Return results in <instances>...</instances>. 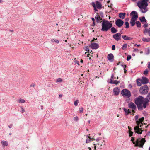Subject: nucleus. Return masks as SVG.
Here are the masks:
<instances>
[{
    "label": "nucleus",
    "mask_w": 150,
    "mask_h": 150,
    "mask_svg": "<svg viewBox=\"0 0 150 150\" xmlns=\"http://www.w3.org/2000/svg\"><path fill=\"white\" fill-rule=\"evenodd\" d=\"M148 0H142V1H138L137 4V6L139 7L142 13H145L148 11L147 7Z\"/></svg>",
    "instance_id": "1"
},
{
    "label": "nucleus",
    "mask_w": 150,
    "mask_h": 150,
    "mask_svg": "<svg viewBox=\"0 0 150 150\" xmlns=\"http://www.w3.org/2000/svg\"><path fill=\"white\" fill-rule=\"evenodd\" d=\"M135 101V103L137 105L143 104V107L144 108H145L148 105V100L141 96H139L136 98Z\"/></svg>",
    "instance_id": "2"
},
{
    "label": "nucleus",
    "mask_w": 150,
    "mask_h": 150,
    "mask_svg": "<svg viewBox=\"0 0 150 150\" xmlns=\"http://www.w3.org/2000/svg\"><path fill=\"white\" fill-rule=\"evenodd\" d=\"M144 118L142 117L136 121L137 125L134 127L135 133L141 134L142 133V130L141 128H139V127H142L143 125L142 122H144Z\"/></svg>",
    "instance_id": "3"
},
{
    "label": "nucleus",
    "mask_w": 150,
    "mask_h": 150,
    "mask_svg": "<svg viewBox=\"0 0 150 150\" xmlns=\"http://www.w3.org/2000/svg\"><path fill=\"white\" fill-rule=\"evenodd\" d=\"M131 140V141L133 142V143L134 144H136L135 146H139L140 147L142 148L143 146L145 143L146 142V140L145 138L141 139L139 138L137 139L136 142L133 141L134 139L133 137H132Z\"/></svg>",
    "instance_id": "4"
},
{
    "label": "nucleus",
    "mask_w": 150,
    "mask_h": 150,
    "mask_svg": "<svg viewBox=\"0 0 150 150\" xmlns=\"http://www.w3.org/2000/svg\"><path fill=\"white\" fill-rule=\"evenodd\" d=\"M112 24L108 21L104 20L102 24V31H107L112 26Z\"/></svg>",
    "instance_id": "5"
},
{
    "label": "nucleus",
    "mask_w": 150,
    "mask_h": 150,
    "mask_svg": "<svg viewBox=\"0 0 150 150\" xmlns=\"http://www.w3.org/2000/svg\"><path fill=\"white\" fill-rule=\"evenodd\" d=\"M121 93L124 97L129 98L131 96L130 92L128 90L124 89L121 91Z\"/></svg>",
    "instance_id": "6"
},
{
    "label": "nucleus",
    "mask_w": 150,
    "mask_h": 150,
    "mask_svg": "<svg viewBox=\"0 0 150 150\" xmlns=\"http://www.w3.org/2000/svg\"><path fill=\"white\" fill-rule=\"evenodd\" d=\"M148 91V87L146 85H144L140 87L139 92L142 94H146L147 93Z\"/></svg>",
    "instance_id": "7"
},
{
    "label": "nucleus",
    "mask_w": 150,
    "mask_h": 150,
    "mask_svg": "<svg viewBox=\"0 0 150 150\" xmlns=\"http://www.w3.org/2000/svg\"><path fill=\"white\" fill-rule=\"evenodd\" d=\"M124 23L123 21L120 19H117L115 21L116 25L119 27H121Z\"/></svg>",
    "instance_id": "8"
},
{
    "label": "nucleus",
    "mask_w": 150,
    "mask_h": 150,
    "mask_svg": "<svg viewBox=\"0 0 150 150\" xmlns=\"http://www.w3.org/2000/svg\"><path fill=\"white\" fill-rule=\"evenodd\" d=\"M121 34L120 33H117L113 35V37L116 41H118L121 39Z\"/></svg>",
    "instance_id": "9"
},
{
    "label": "nucleus",
    "mask_w": 150,
    "mask_h": 150,
    "mask_svg": "<svg viewBox=\"0 0 150 150\" xmlns=\"http://www.w3.org/2000/svg\"><path fill=\"white\" fill-rule=\"evenodd\" d=\"M120 92V89L119 88L116 87L113 89V92L114 95L115 96L118 95Z\"/></svg>",
    "instance_id": "10"
},
{
    "label": "nucleus",
    "mask_w": 150,
    "mask_h": 150,
    "mask_svg": "<svg viewBox=\"0 0 150 150\" xmlns=\"http://www.w3.org/2000/svg\"><path fill=\"white\" fill-rule=\"evenodd\" d=\"M90 46L93 49H96L99 47L98 44L96 43H91Z\"/></svg>",
    "instance_id": "11"
},
{
    "label": "nucleus",
    "mask_w": 150,
    "mask_h": 150,
    "mask_svg": "<svg viewBox=\"0 0 150 150\" xmlns=\"http://www.w3.org/2000/svg\"><path fill=\"white\" fill-rule=\"evenodd\" d=\"M149 80L147 78L145 77H142L141 79V83L142 84H146L148 83Z\"/></svg>",
    "instance_id": "12"
},
{
    "label": "nucleus",
    "mask_w": 150,
    "mask_h": 150,
    "mask_svg": "<svg viewBox=\"0 0 150 150\" xmlns=\"http://www.w3.org/2000/svg\"><path fill=\"white\" fill-rule=\"evenodd\" d=\"M128 107L132 109H136V106L134 103L132 102H130L128 105Z\"/></svg>",
    "instance_id": "13"
},
{
    "label": "nucleus",
    "mask_w": 150,
    "mask_h": 150,
    "mask_svg": "<svg viewBox=\"0 0 150 150\" xmlns=\"http://www.w3.org/2000/svg\"><path fill=\"white\" fill-rule=\"evenodd\" d=\"M133 14L134 15L132 17L134 18H135L136 19H137L138 17L137 12L136 11H133L131 13H130V16H132Z\"/></svg>",
    "instance_id": "14"
},
{
    "label": "nucleus",
    "mask_w": 150,
    "mask_h": 150,
    "mask_svg": "<svg viewBox=\"0 0 150 150\" xmlns=\"http://www.w3.org/2000/svg\"><path fill=\"white\" fill-rule=\"evenodd\" d=\"M96 5L97 8L100 9L102 8V4L101 3L98 1L96 2Z\"/></svg>",
    "instance_id": "15"
},
{
    "label": "nucleus",
    "mask_w": 150,
    "mask_h": 150,
    "mask_svg": "<svg viewBox=\"0 0 150 150\" xmlns=\"http://www.w3.org/2000/svg\"><path fill=\"white\" fill-rule=\"evenodd\" d=\"M122 38L125 40H131L133 39L131 37H128L126 35H122Z\"/></svg>",
    "instance_id": "16"
},
{
    "label": "nucleus",
    "mask_w": 150,
    "mask_h": 150,
    "mask_svg": "<svg viewBox=\"0 0 150 150\" xmlns=\"http://www.w3.org/2000/svg\"><path fill=\"white\" fill-rule=\"evenodd\" d=\"M1 143L2 145V146L4 147L5 146H7L8 145V142L4 140L2 141Z\"/></svg>",
    "instance_id": "17"
},
{
    "label": "nucleus",
    "mask_w": 150,
    "mask_h": 150,
    "mask_svg": "<svg viewBox=\"0 0 150 150\" xmlns=\"http://www.w3.org/2000/svg\"><path fill=\"white\" fill-rule=\"evenodd\" d=\"M107 58L108 60L112 61V60L114 58V56L112 54L110 53L108 55Z\"/></svg>",
    "instance_id": "18"
},
{
    "label": "nucleus",
    "mask_w": 150,
    "mask_h": 150,
    "mask_svg": "<svg viewBox=\"0 0 150 150\" xmlns=\"http://www.w3.org/2000/svg\"><path fill=\"white\" fill-rule=\"evenodd\" d=\"M147 33H148L149 36H150V28L148 29L146 28L144 31L143 33L145 35H146Z\"/></svg>",
    "instance_id": "19"
},
{
    "label": "nucleus",
    "mask_w": 150,
    "mask_h": 150,
    "mask_svg": "<svg viewBox=\"0 0 150 150\" xmlns=\"http://www.w3.org/2000/svg\"><path fill=\"white\" fill-rule=\"evenodd\" d=\"M126 14L125 13H119V17L122 19H123L125 18V16Z\"/></svg>",
    "instance_id": "20"
},
{
    "label": "nucleus",
    "mask_w": 150,
    "mask_h": 150,
    "mask_svg": "<svg viewBox=\"0 0 150 150\" xmlns=\"http://www.w3.org/2000/svg\"><path fill=\"white\" fill-rule=\"evenodd\" d=\"M123 109L125 113V115H126L131 113V111L129 109L127 110L125 108H124Z\"/></svg>",
    "instance_id": "21"
},
{
    "label": "nucleus",
    "mask_w": 150,
    "mask_h": 150,
    "mask_svg": "<svg viewBox=\"0 0 150 150\" xmlns=\"http://www.w3.org/2000/svg\"><path fill=\"white\" fill-rule=\"evenodd\" d=\"M137 83L139 86H140L142 83H141V79H139L137 80Z\"/></svg>",
    "instance_id": "22"
},
{
    "label": "nucleus",
    "mask_w": 150,
    "mask_h": 150,
    "mask_svg": "<svg viewBox=\"0 0 150 150\" xmlns=\"http://www.w3.org/2000/svg\"><path fill=\"white\" fill-rule=\"evenodd\" d=\"M142 40L145 42H149L150 41V38H146L143 37L142 38Z\"/></svg>",
    "instance_id": "23"
},
{
    "label": "nucleus",
    "mask_w": 150,
    "mask_h": 150,
    "mask_svg": "<svg viewBox=\"0 0 150 150\" xmlns=\"http://www.w3.org/2000/svg\"><path fill=\"white\" fill-rule=\"evenodd\" d=\"M95 18H96V21L98 22H100V21L101 20L100 16H98V15H97L95 17Z\"/></svg>",
    "instance_id": "24"
},
{
    "label": "nucleus",
    "mask_w": 150,
    "mask_h": 150,
    "mask_svg": "<svg viewBox=\"0 0 150 150\" xmlns=\"http://www.w3.org/2000/svg\"><path fill=\"white\" fill-rule=\"evenodd\" d=\"M128 127L129 129V136L131 137L133 135V132L131 131V128L129 126H128Z\"/></svg>",
    "instance_id": "25"
},
{
    "label": "nucleus",
    "mask_w": 150,
    "mask_h": 150,
    "mask_svg": "<svg viewBox=\"0 0 150 150\" xmlns=\"http://www.w3.org/2000/svg\"><path fill=\"white\" fill-rule=\"evenodd\" d=\"M111 31L112 33H115L117 32V30L114 27H112L111 29Z\"/></svg>",
    "instance_id": "26"
},
{
    "label": "nucleus",
    "mask_w": 150,
    "mask_h": 150,
    "mask_svg": "<svg viewBox=\"0 0 150 150\" xmlns=\"http://www.w3.org/2000/svg\"><path fill=\"white\" fill-rule=\"evenodd\" d=\"M91 5L93 6L94 9L95 11H97L98 10L96 9L97 8L96 7V4L94 2H93L91 3Z\"/></svg>",
    "instance_id": "27"
},
{
    "label": "nucleus",
    "mask_w": 150,
    "mask_h": 150,
    "mask_svg": "<svg viewBox=\"0 0 150 150\" xmlns=\"http://www.w3.org/2000/svg\"><path fill=\"white\" fill-rule=\"evenodd\" d=\"M86 138L87 139L86 141V143H89L91 140V138L89 136H86Z\"/></svg>",
    "instance_id": "28"
},
{
    "label": "nucleus",
    "mask_w": 150,
    "mask_h": 150,
    "mask_svg": "<svg viewBox=\"0 0 150 150\" xmlns=\"http://www.w3.org/2000/svg\"><path fill=\"white\" fill-rule=\"evenodd\" d=\"M18 102L19 103H23L25 102V101L24 99L21 98L18 100Z\"/></svg>",
    "instance_id": "29"
},
{
    "label": "nucleus",
    "mask_w": 150,
    "mask_h": 150,
    "mask_svg": "<svg viewBox=\"0 0 150 150\" xmlns=\"http://www.w3.org/2000/svg\"><path fill=\"white\" fill-rule=\"evenodd\" d=\"M51 41L52 43L55 42L56 43H59V41L57 39H52Z\"/></svg>",
    "instance_id": "30"
},
{
    "label": "nucleus",
    "mask_w": 150,
    "mask_h": 150,
    "mask_svg": "<svg viewBox=\"0 0 150 150\" xmlns=\"http://www.w3.org/2000/svg\"><path fill=\"white\" fill-rule=\"evenodd\" d=\"M140 20L142 22H146V20L145 19L144 17H142L141 19H140Z\"/></svg>",
    "instance_id": "31"
},
{
    "label": "nucleus",
    "mask_w": 150,
    "mask_h": 150,
    "mask_svg": "<svg viewBox=\"0 0 150 150\" xmlns=\"http://www.w3.org/2000/svg\"><path fill=\"white\" fill-rule=\"evenodd\" d=\"M136 24L137 26V27H141V23L139 21H137L136 23Z\"/></svg>",
    "instance_id": "32"
},
{
    "label": "nucleus",
    "mask_w": 150,
    "mask_h": 150,
    "mask_svg": "<svg viewBox=\"0 0 150 150\" xmlns=\"http://www.w3.org/2000/svg\"><path fill=\"white\" fill-rule=\"evenodd\" d=\"M62 81V79L61 78H58L56 80V82H60Z\"/></svg>",
    "instance_id": "33"
},
{
    "label": "nucleus",
    "mask_w": 150,
    "mask_h": 150,
    "mask_svg": "<svg viewBox=\"0 0 150 150\" xmlns=\"http://www.w3.org/2000/svg\"><path fill=\"white\" fill-rule=\"evenodd\" d=\"M84 49L85 50L88 51V52H89V50L88 46H85L84 47Z\"/></svg>",
    "instance_id": "34"
},
{
    "label": "nucleus",
    "mask_w": 150,
    "mask_h": 150,
    "mask_svg": "<svg viewBox=\"0 0 150 150\" xmlns=\"http://www.w3.org/2000/svg\"><path fill=\"white\" fill-rule=\"evenodd\" d=\"M127 47V44H124L122 47V49L125 50Z\"/></svg>",
    "instance_id": "35"
},
{
    "label": "nucleus",
    "mask_w": 150,
    "mask_h": 150,
    "mask_svg": "<svg viewBox=\"0 0 150 150\" xmlns=\"http://www.w3.org/2000/svg\"><path fill=\"white\" fill-rule=\"evenodd\" d=\"M119 82H120L119 81L116 80L113 81V84L117 85L119 83Z\"/></svg>",
    "instance_id": "36"
},
{
    "label": "nucleus",
    "mask_w": 150,
    "mask_h": 150,
    "mask_svg": "<svg viewBox=\"0 0 150 150\" xmlns=\"http://www.w3.org/2000/svg\"><path fill=\"white\" fill-rule=\"evenodd\" d=\"M125 25H126L125 28H129V23L128 22H127L125 23Z\"/></svg>",
    "instance_id": "37"
},
{
    "label": "nucleus",
    "mask_w": 150,
    "mask_h": 150,
    "mask_svg": "<svg viewBox=\"0 0 150 150\" xmlns=\"http://www.w3.org/2000/svg\"><path fill=\"white\" fill-rule=\"evenodd\" d=\"M146 99L148 100V102L150 101V93L148 94Z\"/></svg>",
    "instance_id": "38"
},
{
    "label": "nucleus",
    "mask_w": 150,
    "mask_h": 150,
    "mask_svg": "<svg viewBox=\"0 0 150 150\" xmlns=\"http://www.w3.org/2000/svg\"><path fill=\"white\" fill-rule=\"evenodd\" d=\"M131 58V56L130 55H128L127 56V61H129Z\"/></svg>",
    "instance_id": "39"
},
{
    "label": "nucleus",
    "mask_w": 150,
    "mask_h": 150,
    "mask_svg": "<svg viewBox=\"0 0 150 150\" xmlns=\"http://www.w3.org/2000/svg\"><path fill=\"white\" fill-rule=\"evenodd\" d=\"M79 100H76L74 102V105L75 106H77L78 103H79Z\"/></svg>",
    "instance_id": "40"
},
{
    "label": "nucleus",
    "mask_w": 150,
    "mask_h": 150,
    "mask_svg": "<svg viewBox=\"0 0 150 150\" xmlns=\"http://www.w3.org/2000/svg\"><path fill=\"white\" fill-rule=\"evenodd\" d=\"M130 23L131 24V25L132 26H133L135 25V22L134 21H130Z\"/></svg>",
    "instance_id": "41"
},
{
    "label": "nucleus",
    "mask_w": 150,
    "mask_h": 150,
    "mask_svg": "<svg viewBox=\"0 0 150 150\" xmlns=\"http://www.w3.org/2000/svg\"><path fill=\"white\" fill-rule=\"evenodd\" d=\"M21 113H24L25 112V110H24L22 106H21Z\"/></svg>",
    "instance_id": "42"
},
{
    "label": "nucleus",
    "mask_w": 150,
    "mask_h": 150,
    "mask_svg": "<svg viewBox=\"0 0 150 150\" xmlns=\"http://www.w3.org/2000/svg\"><path fill=\"white\" fill-rule=\"evenodd\" d=\"M122 66H123V67L124 69V71L125 74L126 72V71H127V70L125 69V68H126V66L125 65H122Z\"/></svg>",
    "instance_id": "43"
},
{
    "label": "nucleus",
    "mask_w": 150,
    "mask_h": 150,
    "mask_svg": "<svg viewBox=\"0 0 150 150\" xmlns=\"http://www.w3.org/2000/svg\"><path fill=\"white\" fill-rule=\"evenodd\" d=\"M138 107V108L139 110H142V106L141 105H137Z\"/></svg>",
    "instance_id": "44"
},
{
    "label": "nucleus",
    "mask_w": 150,
    "mask_h": 150,
    "mask_svg": "<svg viewBox=\"0 0 150 150\" xmlns=\"http://www.w3.org/2000/svg\"><path fill=\"white\" fill-rule=\"evenodd\" d=\"M83 108L82 107H81L79 108V110L80 113H82L83 111Z\"/></svg>",
    "instance_id": "45"
},
{
    "label": "nucleus",
    "mask_w": 150,
    "mask_h": 150,
    "mask_svg": "<svg viewBox=\"0 0 150 150\" xmlns=\"http://www.w3.org/2000/svg\"><path fill=\"white\" fill-rule=\"evenodd\" d=\"M137 19H135V18H134L132 17L131 19V21H134V22H135V21Z\"/></svg>",
    "instance_id": "46"
},
{
    "label": "nucleus",
    "mask_w": 150,
    "mask_h": 150,
    "mask_svg": "<svg viewBox=\"0 0 150 150\" xmlns=\"http://www.w3.org/2000/svg\"><path fill=\"white\" fill-rule=\"evenodd\" d=\"M74 119L75 121H78V117L76 116L74 118Z\"/></svg>",
    "instance_id": "47"
},
{
    "label": "nucleus",
    "mask_w": 150,
    "mask_h": 150,
    "mask_svg": "<svg viewBox=\"0 0 150 150\" xmlns=\"http://www.w3.org/2000/svg\"><path fill=\"white\" fill-rule=\"evenodd\" d=\"M148 71L147 70H146L144 71V74L145 75H146L148 74Z\"/></svg>",
    "instance_id": "48"
},
{
    "label": "nucleus",
    "mask_w": 150,
    "mask_h": 150,
    "mask_svg": "<svg viewBox=\"0 0 150 150\" xmlns=\"http://www.w3.org/2000/svg\"><path fill=\"white\" fill-rule=\"evenodd\" d=\"M115 45H113L112 46V50H114L115 49Z\"/></svg>",
    "instance_id": "49"
},
{
    "label": "nucleus",
    "mask_w": 150,
    "mask_h": 150,
    "mask_svg": "<svg viewBox=\"0 0 150 150\" xmlns=\"http://www.w3.org/2000/svg\"><path fill=\"white\" fill-rule=\"evenodd\" d=\"M138 115H136L135 116V119L137 121L138 120Z\"/></svg>",
    "instance_id": "50"
},
{
    "label": "nucleus",
    "mask_w": 150,
    "mask_h": 150,
    "mask_svg": "<svg viewBox=\"0 0 150 150\" xmlns=\"http://www.w3.org/2000/svg\"><path fill=\"white\" fill-rule=\"evenodd\" d=\"M148 24L146 23V24H144V25L143 27L144 28H146V27H147L148 26Z\"/></svg>",
    "instance_id": "51"
},
{
    "label": "nucleus",
    "mask_w": 150,
    "mask_h": 150,
    "mask_svg": "<svg viewBox=\"0 0 150 150\" xmlns=\"http://www.w3.org/2000/svg\"><path fill=\"white\" fill-rule=\"evenodd\" d=\"M135 110V109H132V112L133 113V115H134V113L135 112V111H134Z\"/></svg>",
    "instance_id": "52"
},
{
    "label": "nucleus",
    "mask_w": 150,
    "mask_h": 150,
    "mask_svg": "<svg viewBox=\"0 0 150 150\" xmlns=\"http://www.w3.org/2000/svg\"><path fill=\"white\" fill-rule=\"evenodd\" d=\"M13 125L12 124H11L8 126V127L9 128H11L12 127Z\"/></svg>",
    "instance_id": "53"
},
{
    "label": "nucleus",
    "mask_w": 150,
    "mask_h": 150,
    "mask_svg": "<svg viewBox=\"0 0 150 150\" xmlns=\"http://www.w3.org/2000/svg\"><path fill=\"white\" fill-rule=\"evenodd\" d=\"M103 144V143H98L97 144V145H100L101 146H102V145Z\"/></svg>",
    "instance_id": "54"
},
{
    "label": "nucleus",
    "mask_w": 150,
    "mask_h": 150,
    "mask_svg": "<svg viewBox=\"0 0 150 150\" xmlns=\"http://www.w3.org/2000/svg\"><path fill=\"white\" fill-rule=\"evenodd\" d=\"M113 81H112V79H111V81L109 82V83L111 84H113Z\"/></svg>",
    "instance_id": "55"
},
{
    "label": "nucleus",
    "mask_w": 150,
    "mask_h": 150,
    "mask_svg": "<svg viewBox=\"0 0 150 150\" xmlns=\"http://www.w3.org/2000/svg\"><path fill=\"white\" fill-rule=\"evenodd\" d=\"M148 67L149 69L150 68V62L148 63Z\"/></svg>",
    "instance_id": "56"
},
{
    "label": "nucleus",
    "mask_w": 150,
    "mask_h": 150,
    "mask_svg": "<svg viewBox=\"0 0 150 150\" xmlns=\"http://www.w3.org/2000/svg\"><path fill=\"white\" fill-rule=\"evenodd\" d=\"M59 97H62V94H60V95H59Z\"/></svg>",
    "instance_id": "57"
},
{
    "label": "nucleus",
    "mask_w": 150,
    "mask_h": 150,
    "mask_svg": "<svg viewBox=\"0 0 150 150\" xmlns=\"http://www.w3.org/2000/svg\"><path fill=\"white\" fill-rule=\"evenodd\" d=\"M96 140L97 142H98L99 141V139L98 138H97L96 139Z\"/></svg>",
    "instance_id": "58"
},
{
    "label": "nucleus",
    "mask_w": 150,
    "mask_h": 150,
    "mask_svg": "<svg viewBox=\"0 0 150 150\" xmlns=\"http://www.w3.org/2000/svg\"><path fill=\"white\" fill-rule=\"evenodd\" d=\"M92 20L93 21V22H94L95 21V19L94 18H92Z\"/></svg>",
    "instance_id": "59"
},
{
    "label": "nucleus",
    "mask_w": 150,
    "mask_h": 150,
    "mask_svg": "<svg viewBox=\"0 0 150 150\" xmlns=\"http://www.w3.org/2000/svg\"><path fill=\"white\" fill-rule=\"evenodd\" d=\"M113 77H114V76L113 75H112V76H111V79H113Z\"/></svg>",
    "instance_id": "60"
},
{
    "label": "nucleus",
    "mask_w": 150,
    "mask_h": 150,
    "mask_svg": "<svg viewBox=\"0 0 150 150\" xmlns=\"http://www.w3.org/2000/svg\"><path fill=\"white\" fill-rule=\"evenodd\" d=\"M88 149H89V150H91V149L90 147H88Z\"/></svg>",
    "instance_id": "61"
},
{
    "label": "nucleus",
    "mask_w": 150,
    "mask_h": 150,
    "mask_svg": "<svg viewBox=\"0 0 150 150\" xmlns=\"http://www.w3.org/2000/svg\"><path fill=\"white\" fill-rule=\"evenodd\" d=\"M35 85L34 84H33L32 85H31L30 86L31 87V86H33V87H34L35 86Z\"/></svg>",
    "instance_id": "62"
},
{
    "label": "nucleus",
    "mask_w": 150,
    "mask_h": 150,
    "mask_svg": "<svg viewBox=\"0 0 150 150\" xmlns=\"http://www.w3.org/2000/svg\"><path fill=\"white\" fill-rule=\"evenodd\" d=\"M80 62H81V63H83V61L81 59L80 61Z\"/></svg>",
    "instance_id": "63"
},
{
    "label": "nucleus",
    "mask_w": 150,
    "mask_h": 150,
    "mask_svg": "<svg viewBox=\"0 0 150 150\" xmlns=\"http://www.w3.org/2000/svg\"><path fill=\"white\" fill-rule=\"evenodd\" d=\"M91 139L92 140V141H93V140H95V139H93V138H92Z\"/></svg>",
    "instance_id": "64"
}]
</instances>
